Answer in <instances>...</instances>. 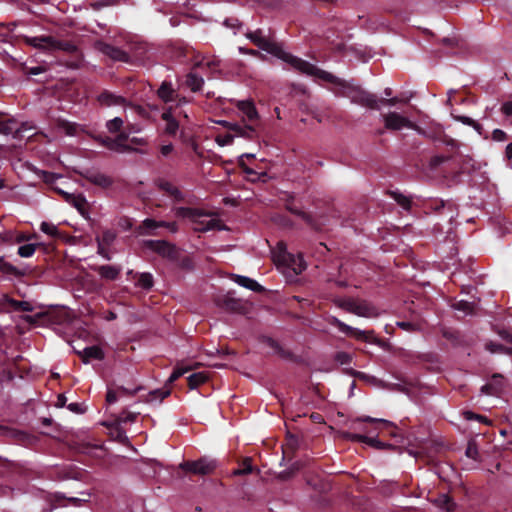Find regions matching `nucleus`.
I'll use <instances>...</instances> for the list:
<instances>
[{"mask_svg": "<svg viewBox=\"0 0 512 512\" xmlns=\"http://www.w3.org/2000/svg\"><path fill=\"white\" fill-rule=\"evenodd\" d=\"M303 74L319 78L339 87L338 94L349 98L350 101L354 104L361 105L372 110L380 109V106H378L377 95L363 89L360 85L355 84L353 81L341 79L311 63H308Z\"/></svg>", "mask_w": 512, "mask_h": 512, "instance_id": "nucleus-1", "label": "nucleus"}, {"mask_svg": "<svg viewBox=\"0 0 512 512\" xmlns=\"http://www.w3.org/2000/svg\"><path fill=\"white\" fill-rule=\"evenodd\" d=\"M237 108L241 114L239 122H224V126L249 141H259L261 123L258 111L252 101H239Z\"/></svg>", "mask_w": 512, "mask_h": 512, "instance_id": "nucleus-2", "label": "nucleus"}, {"mask_svg": "<svg viewBox=\"0 0 512 512\" xmlns=\"http://www.w3.org/2000/svg\"><path fill=\"white\" fill-rule=\"evenodd\" d=\"M247 38L258 48L264 50L275 57L281 59L282 61L291 65L295 70L303 73L308 65V61H305L301 58H298L286 51L283 48L265 38L262 35V31L260 29L256 31H252L246 34Z\"/></svg>", "mask_w": 512, "mask_h": 512, "instance_id": "nucleus-3", "label": "nucleus"}, {"mask_svg": "<svg viewBox=\"0 0 512 512\" xmlns=\"http://www.w3.org/2000/svg\"><path fill=\"white\" fill-rule=\"evenodd\" d=\"M340 309L360 317L374 318L379 315L378 309L369 301L359 298H340L335 300Z\"/></svg>", "mask_w": 512, "mask_h": 512, "instance_id": "nucleus-4", "label": "nucleus"}, {"mask_svg": "<svg viewBox=\"0 0 512 512\" xmlns=\"http://www.w3.org/2000/svg\"><path fill=\"white\" fill-rule=\"evenodd\" d=\"M27 43L34 47H45L49 46L51 48H56L67 53L72 54L77 58V61L80 60V52L77 46L68 40H55L51 36H39L27 38Z\"/></svg>", "mask_w": 512, "mask_h": 512, "instance_id": "nucleus-5", "label": "nucleus"}, {"mask_svg": "<svg viewBox=\"0 0 512 512\" xmlns=\"http://www.w3.org/2000/svg\"><path fill=\"white\" fill-rule=\"evenodd\" d=\"M327 322L336 327L341 333L345 334L346 336L353 337L357 340L364 341V342H373L377 343V340L373 337L374 331H363L358 328H354L340 319H338L335 316H328Z\"/></svg>", "mask_w": 512, "mask_h": 512, "instance_id": "nucleus-6", "label": "nucleus"}, {"mask_svg": "<svg viewBox=\"0 0 512 512\" xmlns=\"http://www.w3.org/2000/svg\"><path fill=\"white\" fill-rule=\"evenodd\" d=\"M293 201H294V197L290 195L285 202L286 210H288L290 213L300 217L306 223V225L308 227H310L311 229H313L315 231H322L325 226L324 220L317 218L310 213L302 211L301 209L296 208L293 204Z\"/></svg>", "mask_w": 512, "mask_h": 512, "instance_id": "nucleus-7", "label": "nucleus"}, {"mask_svg": "<svg viewBox=\"0 0 512 512\" xmlns=\"http://www.w3.org/2000/svg\"><path fill=\"white\" fill-rule=\"evenodd\" d=\"M145 247L171 262L173 259H176V255L179 252V249L174 244L166 240H147L145 241Z\"/></svg>", "mask_w": 512, "mask_h": 512, "instance_id": "nucleus-8", "label": "nucleus"}, {"mask_svg": "<svg viewBox=\"0 0 512 512\" xmlns=\"http://www.w3.org/2000/svg\"><path fill=\"white\" fill-rule=\"evenodd\" d=\"M179 468L193 474L208 475L215 469V463L201 458L197 461H184L179 465Z\"/></svg>", "mask_w": 512, "mask_h": 512, "instance_id": "nucleus-9", "label": "nucleus"}, {"mask_svg": "<svg viewBox=\"0 0 512 512\" xmlns=\"http://www.w3.org/2000/svg\"><path fill=\"white\" fill-rule=\"evenodd\" d=\"M79 174L83 179L103 189L110 188L114 184L112 177L94 169H85Z\"/></svg>", "mask_w": 512, "mask_h": 512, "instance_id": "nucleus-10", "label": "nucleus"}, {"mask_svg": "<svg viewBox=\"0 0 512 512\" xmlns=\"http://www.w3.org/2000/svg\"><path fill=\"white\" fill-rule=\"evenodd\" d=\"M97 48L101 53H103L105 56L109 57L113 61H119L124 63H128L130 61V56L126 51L111 44L105 42H98Z\"/></svg>", "mask_w": 512, "mask_h": 512, "instance_id": "nucleus-11", "label": "nucleus"}, {"mask_svg": "<svg viewBox=\"0 0 512 512\" xmlns=\"http://www.w3.org/2000/svg\"><path fill=\"white\" fill-rule=\"evenodd\" d=\"M155 185L159 190L172 197L175 202L181 203L185 201V196L183 192L166 179H157L155 181Z\"/></svg>", "mask_w": 512, "mask_h": 512, "instance_id": "nucleus-12", "label": "nucleus"}, {"mask_svg": "<svg viewBox=\"0 0 512 512\" xmlns=\"http://www.w3.org/2000/svg\"><path fill=\"white\" fill-rule=\"evenodd\" d=\"M84 497H66L63 494L56 493L54 495V503L56 506H82L84 503L90 501V493L81 492L80 493Z\"/></svg>", "mask_w": 512, "mask_h": 512, "instance_id": "nucleus-13", "label": "nucleus"}, {"mask_svg": "<svg viewBox=\"0 0 512 512\" xmlns=\"http://www.w3.org/2000/svg\"><path fill=\"white\" fill-rule=\"evenodd\" d=\"M383 117L385 127L389 130H400L404 127L411 126L410 120L397 112H390L384 115Z\"/></svg>", "mask_w": 512, "mask_h": 512, "instance_id": "nucleus-14", "label": "nucleus"}, {"mask_svg": "<svg viewBox=\"0 0 512 512\" xmlns=\"http://www.w3.org/2000/svg\"><path fill=\"white\" fill-rule=\"evenodd\" d=\"M504 388V378L500 374H494L491 380L481 387V392L489 396H499Z\"/></svg>", "mask_w": 512, "mask_h": 512, "instance_id": "nucleus-15", "label": "nucleus"}, {"mask_svg": "<svg viewBox=\"0 0 512 512\" xmlns=\"http://www.w3.org/2000/svg\"><path fill=\"white\" fill-rule=\"evenodd\" d=\"M102 106H122L126 103V99L120 95H116L108 90L102 91L97 98Z\"/></svg>", "mask_w": 512, "mask_h": 512, "instance_id": "nucleus-16", "label": "nucleus"}, {"mask_svg": "<svg viewBox=\"0 0 512 512\" xmlns=\"http://www.w3.org/2000/svg\"><path fill=\"white\" fill-rule=\"evenodd\" d=\"M157 96L164 103H170L178 98V93L171 82L163 81L157 90Z\"/></svg>", "mask_w": 512, "mask_h": 512, "instance_id": "nucleus-17", "label": "nucleus"}, {"mask_svg": "<svg viewBox=\"0 0 512 512\" xmlns=\"http://www.w3.org/2000/svg\"><path fill=\"white\" fill-rule=\"evenodd\" d=\"M261 342L274 350L280 358L285 360H293L294 355L291 351L284 349L275 339L269 336H263Z\"/></svg>", "mask_w": 512, "mask_h": 512, "instance_id": "nucleus-18", "label": "nucleus"}, {"mask_svg": "<svg viewBox=\"0 0 512 512\" xmlns=\"http://www.w3.org/2000/svg\"><path fill=\"white\" fill-rule=\"evenodd\" d=\"M101 278L109 281L118 279L121 273V267L115 265H100L93 268Z\"/></svg>", "mask_w": 512, "mask_h": 512, "instance_id": "nucleus-19", "label": "nucleus"}, {"mask_svg": "<svg viewBox=\"0 0 512 512\" xmlns=\"http://www.w3.org/2000/svg\"><path fill=\"white\" fill-rule=\"evenodd\" d=\"M172 110V107L166 108L162 113L161 118L166 122L165 133L170 136H175L179 129V122L173 116Z\"/></svg>", "mask_w": 512, "mask_h": 512, "instance_id": "nucleus-20", "label": "nucleus"}, {"mask_svg": "<svg viewBox=\"0 0 512 512\" xmlns=\"http://www.w3.org/2000/svg\"><path fill=\"white\" fill-rule=\"evenodd\" d=\"M127 275L136 279L135 285L144 290H150L154 285V279L151 273H134L132 270H130L128 271Z\"/></svg>", "mask_w": 512, "mask_h": 512, "instance_id": "nucleus-21", "label": "nucleus"}, {"mask_svg": "<svg viewBox=\"0 0 512 512\" xmlns=\"http://www.w3.org/2000/svg\"><path fill=\"white\" fill-rule=\"evenodd\" d=\"M162 221H157L152 218H146L141 222V224L136 228V231L139 235H157L153 233L152 230L157 228H162Z\"/></svg>", "mask_w": 512, "mask_h": 512, "instance_id": "nucleus-22", "label": "nucleus"}, {"mask_svg": "<svg viewBox=\"0 0 512 512\" xmlns=\"http://www.w3.org/2000/svg\"><path fill=\"white\" fill-rule=\"evenodd\" d=\"M173 211L176 217L189 218L191 220H195L196 218H200L207 215L202 209L191 207H176L173 209Z\"/></svg>", "mask_w": 512, "mask_h": 512, "instance_id": "nucleus-23", "label": "nucleus"}, {"mask_svg": "<svg viewBox=\"0 0 512 512\" xmlns=\"http://www.w3.org/2000/svg\"><path fill=\"white\" fill-rule=\"evenodd\" d=\"M234 280L240 286L245 287L251 291L257 293H263L265 291V288L262 285H260L257 281L249 277L236 275Z\"/></svg>", "mask_w": 512, "mask_h": 512, "instance_id": "nucleus-24", "label": "nucleus"}, {"mask_svg": "<svg viewBox=\"0 0 512 512\" xmlns=\"http://www.w3.org/2000/svg\"><path fill=\"white\" fill-rule=\"evenodd\" d=\"M83 362L87 363L90 360H102L104 358V352L99 346H89L84 348L80 353Z\"/></svg>", "mask_w": 512, "mask_h": 512, "instance_id": "nucleus-25", "label": "nucleus"}, {"mask_svg": "<svg viewBox=\"0 0 512 512\" xmlns=\"http://www.w3.org/2000/svg\"><path fill=\"white\" fill-rule=\"evenodd\" d=\"M185 85L192 92H199L202 89L203 85H204V79H203V77L199 76L194 71H190L186 75Z\"/></svg>", "mask_w": 512, "mask_h": 512, "instance_id": "nucleus-26", "label": "nucleus"}, {"mask_svg": "<svg viewBox=\"0 0 512 512\" xmlns=\"http://www.w3.org/2000/svg\"><path fill=\"white\" fill-rule=\"evenodd\" d=\"M352 438L358 442L365 443V444H367L371 447L377 448V449H385V448L391 447V445L385 444V443L381 442L380 440L376 439L375 437H371L368 435L355 434V435H353Z\"/></svg>", "mask_w": 512, "mask_h": 512, "instance_id": "nucleus-27", "label": "nucleus"}, {"mask_svg": "<svg viewBox=\"0 0 512 512\" xmlns=\"http://www.w3.org/2000/svg\"><path fill=\"white\" fill-rule=\"evenodd\" d=\"M433 503L440 509L445 510L446 512L453 511L456 506L454 500L447 494L438 495L433 500Z\"/></svg>", "mask_w": 512, "mask_h": 512, "instance_id": "nucleus-28", "label": "nucleus"}, {"mask_svg": "<svg viewBox=\"0 0 512 512\" xmlns=\"http://www.w3.org/2000/svg\"><path fill=\"white\" fill-rule=\"evenodd\" d=\"M40 230L55 239H65L66 234L61 232L56 225L50 222L43 221L40 225Z\"/></svg>", "mask_w": 512, "mask_h": 512, "instance_id": "nucleus-29", "label": "nucleus"}, {"mask_svg": "<svg viewBox=\"0 0 512 512\" xmlns=\"http://www.w3.org/2000/svg\"><path fill=\"white\" fill-rule=\"evenodd\" d=\"M0 272L13 275L17 278L24 277L26 275L25 270H20L9 262H6L2 257H0Z\"/></svg>", "mask_w": 512, "mask_h": 512, "instance_id": "nucleus-30", "label": "nucleus"}, {"mask_svg": "<svg viewBox=\"0 0 512 512\" xmlns=\"http://www.w3.org/2000/svg\"><path fill=\"white\" fill-rule=\"evenodd\" d=\"M209 380V376L206 372H196L191 374L188 378V387L193 390L198 388L200 385L206 383Z\"/></svg>", "mask_w": 512, "mask_h": 512, "instance_id": "nucleus-31", "label": "nucleus"}, {"mask_svg": "<svg viewBox=\"0 0 512 512\" xmlns=\"http://www.w3.org/2000/svg\"><path fill=\"white\" fill-rule=\"evenodd\" d=\"M356 421L371 423V424L374 425V429L375 430L386 429V428H390V427L395 428L393 423H391V422H389L387 420L378 419V418H372V417H369V416L358 418Z\"/></svg>", "mask_w": 512, "mask_h": 512, "instance_id": "nucleus-32", "label": "nucleus"}, {"mask_svg": "<svg viewBox=\"0 0 512 512\" xmlns=\"http://www.w3.org/2000/svg\"><path fill=\"white\" fill-rule=\"evenodd\" d=\"M423 207L425 209H429L435 212H439L441 209H447L452 211V205L450 203H447L441 199H429L426 200L423 204Z\"/></svg>", "mask_w": 512, "mask_h": 512, "instance_id": "nucleus-33", "label": "nucleus"}, {"mask_svg": "<svg viewBox=\"0 0 512 512\" xmlns=\"http://www.w3.org/2000/svg\"><path fill=\"white\" fill-rule=\"evenodd\" d=\"M116 232L111 229H106L101 235L96 236V243L102 246L110 247L116 239Z\"/></svg>", "mask_w": 512, "mask_h": 512, "instance_id": "nucleus-34", "label": "nucleus"}, {"mask_svg": "<svg viewBox=\"0 0 512 512\" xmlns=\"http://www.w3.org/2000/svg\"><path fill=\"white\" fill-rule=\"evenodd\" d=\"M182 270L190 271L194 268V263L191 257L182 255L180 251L176 255V259L172 261Z\"/></svg>", "mask_w": 512, "mask_h": 512, "instance_id": "nucleus-35", "label": "nucleus"}, {"mask_svg": "<svg viewBox=\"0 0 512 512\" xmlns=\"http://www.w3.org/2000/svg\"><path fill=\"white\" fill-rule=\"evenodd\" d=\"M223 307L231 312H243L244 304L241 300L227 297L223 300Z\"/></svg>", "mask_w": 512, "mask_h": 512, "instance_id": "nucleus-36", "label": "nucleus"}, {"mask_svg": "<svg viewBox=\"0 0 512 512\" xmlns=\"http://www.w3.org/2000/svg\"><path fill=\"white\" fill-rule=\"evenodd\" d=\"M69 204L75 207L81 215L86 214L88 202L82 194L75 195Z\"/></svg>", "mask_w": 512, "mask_h": 512, "instance_id": "nucleus-37", "label": "nucleus"}, {"mask_svg": "<svg viewBox=\"0 0 512 512\" xmlns=\"http://www.w3.org/2000/svg\"><path fill=\"white\" fill-rule=\"evenodd\" d=\"M254 470L252 459L250 457H246L240 463L239 468L234 470V475H248L252 473Z\"/></svg>", "mask_w": 512, "mask_h": 512, "instance_id": "nucleus-38", "label": "nucleus"}, {"mask_svg": "<svg viewBox=\"0 0 512 512\" xmlns=\"http://www.w3.org/2000/svg\"><path fill=\"white\" fill-rule=\"evenodd\" d=\"M392 198L406 211H409L412 207V201L409 197L399 193V192H391Z\"/></svg>", "mask_w": 512, "mask_h": 512, "instance_id": "nucleus-39", "label": "nucleus"}, {"mask_svg": "<svg viewBox=\"0 0 512 512\" xmlns=\"http://www.w3.org/2000/svg\"><path fill=\"white\" fill-rule=\"evenodd\" d=\"M244 173L247 175V180L250 182H258V181H265L267 174L265 172L258 173L254 169L250 168L249 166H245Z\"/></svg>", "mask_w": 512, "mask_h": 512, "instance_id": "nucleus-40", "label": "nucleus"}, {"mask_svg": "<svg viewBox=\"0 0 512 512\" xmlns=\"http://www.w3.org/2000/svg\"><path fill=\"white\" fill-rule=\"evenodd\" d=\"M171 391L170 389H155L149 392L148 394V402H152L154 400H159L160 402L163 401L165 398H167L170 395Z\"/></svg>", "mask_w": 512, "mask_h": 512, "instance_id": "nucleus-41", "label": "nucleus"}, {"mask_svg": "<svg viewBox=\"0 0 512 512\" xmlns=\"http://www.w3.org/2000/svg\"><path fill=\"white\" fill-rule=\"evenodd\" d=\"M452 307L455 310L464 312L465 314H473L474 313L475 305L472 302H469V301H466V300H460V301H456L452 305Z\"/></svg>", "mask_w": 512, "mask_h": 512, "instance_id": "nucleus-42", "label": "nucleus"}, {"mask_svg": "<svg viewBox=\"0 0 512 512\" xmlns=\"http://www.w3.org/2000/svg\"><path fill=\"white\" fill-rule=\"evenodd\" d=\"M442 336L450 341L453 345H459L461 343L460 332L453 329H443Z\"/></svg>", "mask_w": 512, "mask_h": 512, "instance_id": "nucleus-43", "label": "nucleus"}, {"mask_svg": "<svg viewBox=\"0 0 512 512\" xmlns=\"http://www.w3.org/2000/svg\"><path fill=\"white\" fill-rule=\"evenodd\" d=\"M58 126L64 130L67 135L70 136L76 135L79 128L78 124L69 122L67 120H59Z\"/></svg>", "mask_w": 512, "mask_h": 512, "instance_id": "nucleus-44", "label": "nucleus"}, {"mask_svg": "<svg viewBox=\"0 0 512 512\" xmlns=\"http://www.w3.org/2000/svg\"><path fill=\"white\" fill-rule=\"evenodd\" d=\"M9 303L10 306L16 311L31 312L33 310L31 303L27 301L11 299Z\"/></svg>", "mask_w": 512, "mask_h": 512, "instance_id": "nucleus-45", "label": "nucleus"}, {"mask_svg": "<svg viewBox=\"0 0 512 512\" xmlns=\"http://www.w3.org/2000/svg\"><path fill=\"white\" fill-rule=\"evenodd\" d=\"M38 246H41V244H25L18 248V255L23 258L31 257Z\"/></svg>", "mask_w": 512, "mask_h": 512, "instance_id": "nucleus-46", "label": "nucleus"}, {"mask_svg": "<svg viewBox=\"0 0 512 512\" xmlns=\"http://www.w3.org/2000/svg\"><path fill=\"white\" fill-rule=\"evenodd\" d=\"M111 151H116V152H142L139 149L133 148L130 145H127V144H125V143H123V142H121L119 140H115V139L113 141V145H112Z\"/></svg>", "mask_w": 512, "mask_h": 512, "instance_id": "nucleus-47", "label": "nucleus"}, {"mask_svg": "<svg viewBox=\"0 0 512 512\" xmlns=\"http://www.w3.org/2000/svg\"><path fill=\"white\" fill-rule=\"evenodd\" d=\"M139 413H134V412H130L128 410H123L118 418H117V422L119 424L121 423H128V422H135L137 417H138Z\"/></svg>", "mask_w": 512, "mask_h": 512, "instance_id": "nucleus-48", "label": "nucleus"}, {"mask_svg": "<svg viewBox=\"0 0 512 512\" xmlns=\"http://www.w3.org/2000/svg\"><path fill=\"white\" fill-rule=\"evenodd\" d=\"M122 126L123 120L120 117H115L112 120H109L106 124L108 131L111 133L119 132Z\"/></svg>", "mask_w": 512, "mask_h": 512, "instance_id": "nucleus-49", "label": "nucleus"}, {"mask_svg": "<svg viewBox=\"0 0 512 512\" xmlns=\"http://www.w3.org/2000/svg\"><path fill=\"white\" fill-rule=\"evenodd\" d=\"M450 159H451V156L435 155V156L431 157V159L429 161V166L431 169L434 170V169L438 168L444 162L449 161Z\"/></svg>", "mask_w": 512, "mask_h": 512, "instance_id": "nucleus-50", "label": "nucleus"}, {"mask_svg": "<svg viewBox=\"0 0 512 512\" xmlns=\"http://www.w3.org/2000/svg\"><path fill=\"white\" fill-rule=\"evenodd\" d=\"M191 370V367L187 366V367H180V366H176L173 370V372L171 373L169 379H168V382L169 383H173L174 381H176L178 378H180L181 376H183L185 373L189 372Z\"/></svg>", "mask_w": 512, "mask_h": 512, "instance_id": "nucleus-51", "label": "nucleus"}, {"mask_svg": "<svg viewBox=\"0 0 512 512\" xmlns=\"http://www.w3.org/2000/svg\"><path fill=\"white\" fill-rule=\"evenodd\" d=\"M235 137H238L235 132L227 133L225 135H219L216 138V142L220 146H227L233 143Z\"/></svg>", "mask_w": 512, "mask_h": 512, "instance_id": "nucleus-52", "label": "nucleus"}, {"mask_svg": "<svg viewBox=\"0 0 512 512\" xmlns=\"http://www.w3.org/2000/svg\"><path fill=\"white\" fill-rule=\"evenodd\" d=\"M16 130L15 123L11 120L0 121V133L4 135L12 134Z\"/></svg>", "mask_w": 512, "mask_h": 512, "instance_id": "nucleus-53", "label": "nucleus"}, {"mask_svg": "<svg viewBox=\"0 0 512 512\" xmlns=\"http://www.w3.org/2000/svg\"><path fill=\"white\" fill-rule=\"evenodd\" d=\"M396 325L408 332H415L420 330V325L417 323L409 322V321H398Z\"/></svg>", "mask_w": 512, "mask_h": 512, "instance_id": "nucleus-54", "label": "nucleus"}, {"mask_svg": "<svg viewBox=\"0 0 512 512\" xmlns=\"http://www.w3.org/2000/svg\"><path fill=\"white\" fill-rule=\"evenodd\" d=\"M465 454L468 458H471L473 460H477L479 456L478 447L475 442L470 441L467 445Z\"/></svg>", "mask_w": 512, "mask_h": 512, "instance_id": "nucleus-55", "label": "nucleus"}, {"mask_svg": "<svg viewBox=\"0 0 512 512\" xmlns=\"http://www.w3.org/2000/svg\"><path fill=\"white\" fill-rule=\"evenodd\" d=\"M206 66L210 71L215 72L218 69L219 61L218 60H209L204 63V61H198L195 63L194 68H202Z\"/></svg>", "mask_w": 512, "mask_h": 512, "instance_id": "nucleus-56", "label": "nucleus"}, {"mask_svg": "<svg viewBox=\"0 0 512 512\" xmlns=\"http://www.w3.org/2000/svg\"><path fill=\"white\" fill-rule=\"evenodd\" d=\"M335 360L341 365H349L352 362V356L347 352L341 351L336 353Z\"/></svg>", "mask_w": 512, "mask_h": 512, "instance_id": "nucleus-57", "label": "nucleus"}, {"mask_svg": "<svg viewBox=\"0 0 512 512\" xmlns=\"http://www.w3.org/2000/svg\"><path fill=\"white\" fill-rule=\"evenodd\" d=\"M463 416H464V418L466 420H477V421H479L481 423H488L489 422L488 419L485 416L480 415V414H476V413H474L472 411H469V410L464 411L463 412Z\"/></svg>", "mask_w": 512, "mask_h": 512, "instance_id": "nucleus-58", "label": "nucleus"}, {"mask_svg": "<svg viewBox=\"0 0 512 512\" xmlns=\"http://www.w3.org/2000/svg\"><path fill=\"white\" fill-rule=\"evenodd\" d=\"M141 389H142V386H137V387H135L133 389H129V388H126V387H123V386H118L116 388L119 396H133L137 392H139Z\"/></svg>", "mask_w": 512, "mask_h": 512, "instance_id": "nucleus-59", "label": "nucleus"}, {"mask_svg": "<svg viewBox=\"0 0 512 512\" xmlns=\"http://www.w3.org/2000/svg\"><path fill=\"white\" fill-rule=\"evenodd\" d=\"M486 349L491 353H502L506 347L502 344L490 341L486 344Z\"/></svg>", "mask_w": 512, "mask_h": 512, "instance_id": "nucleus-60", "label": "nucleus"}, {"mask_svg": "<svg viewBox=\"0 0 512 512\" xmlns=\"http://www.w3.org/2000/svg\"><path fill=\"white\" fill-rule=\"evenodd\" d=\"M278 248L280 250V257L282 258V262L287 263L288 260L292 258V255L286 251V245L283 242L278 243Z\"/></svg>", "mask_w": 512, "mask_h": 512, "instance_id": "nucleus-61", "label": "nucleus"}, {"mask_svg": "<svg viewBox=\"0 0 512 512\" xmlns=\"http://www.w3.org/2000/svg\"><path fill=\"white\" fill-rule=\"evenodd\" d=\"M492 139L494 141H498V142H501V141H505L508 139V135L505 131L501 130V129H495L493 132H492Z\"/></svg>", "mask_w": 512, "mask_h": 512, "instance_id": "nucleus-62", "label": "nucleus"}, {"mask_svg": "<svg viewBox=\"0 0 512 512\" xmlns=\"http://www.w3.org/2000/svg\"><path fill=\"white\" fill-rule=\"evenodd\" d=\"M117 0H97L92 4L95 10H99L105 6L114 5Z\"/></svg>", "mask_w": 512, "mask_h": 512, "instance_id": "nucleus-63", "label": "nucleus"}, {"mask_svg": "<svg viewBox=\"0 0 512 512\" xmlns=\"http://www.w3.org/2000/svg\"><path fill=\"white\" fill-rule=\"evenodd\" d=\"M119 394L116 389H108L106 394V402L113 404L118 400Z\"/></svg>", "mask_w": 512, "mask_h": 512, "instance_id": "nucleus-64", "label": "nucleus"}]
</instances>
